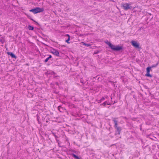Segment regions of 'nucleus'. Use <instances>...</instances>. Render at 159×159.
<instances>
[{"label":"nucleus","instance_id":"obj_1","mask_svg":"<svg viewBox=\"0 0 159 159\" xmlns=\"http://www.w3.org/2000/svg\"><path fill=\"white\" fill-rule=\"evenodd\" d=\"M107 44L113 51H119L122 49V46L118 45L115 46L109 42H108L107 43Z\"/></svg>","mask_w":159,"mask_h":159},{"label":"nucleus","instance_id":"obj_2","mask_svg":"<svg viewBox=\"0 0 159 159\" xmlns=\"http://www.w3.org/2000/svg\"><path fill=\"white\" fill-rule=\"evenodd\" d=\"M43 8L38 7L30 10V11L32 12L34 14H36L38 13L43 12Z\"/></svg>","mask_w":159,"mask_h":159},{"label":"nucleus","instance_id":"obj_3","mask_svg":"<svg viewBox=\"0 0 159 159\" xmlns=\"http://www.w3.org/2000/svg\"><path fill=\"white\" fill-rule=\"evenodd\" d=\"M123 9L125 10H128L129 9L131 8V6H130V5L127 3H125L123 4Z\"/></svg>","mask_w":159,"mask_h":159},{"label":"nucleus","instance_id":"obj_4","mask_svg":"<svg viewBox=\"0 0 159 159\" xmlns=\"http://www.w3.org/2000/svg\"><path fill=\"white\" fill-rule=\"evenodd\" d=\"M131 43L132 45L136 48H139V44L137 42L134 41H132L131 42Z\"/></svg>","mask_w":159,"mask_h":159},{"label":"nucleus","instance_id":"obj_5","mask_svg":"<svg viewBox=\"0 0 159 159\" xmlns=\"http://www.w3.org/2000/svg\"><path fill=\"white\" fill-rule=\"evenodd\" d=\"M51 53H52L53 54H54V55L56 56H58L59 55V53L58 52L54 49H53L51 51Z\"/></svg>","mask_w":159,"mask_h":159},{"label":"nucleus","instance_id":"obj_6","mask_svg":"<svg viewBox=\"0 0 159 159\" xmlns=\"http://www.w3.org/2000/svg\"><path fill=\"white\" fill-rule=\"evenodd\" d=\"M7 54L10 55L12 58H14L16 59V56H15L14 54H13L12 53L10 52H7Z\"/></svg>","mask_w":159,"mask_h":159},{"label":"nucleus","instance_id":"obj_7","mask_svg":"<svg viewBox=\"0 0 159 159\" xmlns=\"http://www.w3.org/2000/svg\"><path fill=\"white\" fill-rule=\"evenodd\" d=\"M117 118H113V121L114 122V124H115V125H114V127H115V128H116L117 127H118L117 126V121L116 120V119Z\"/></svg>","mask_w":159,"mask_h":159},{"label":"nucleus","instance_id":"obj_8","mask_svg":"<svg viewBox=\"0 0 159 159\" xmlns=\"http://www.w3.org/2000/svg\"><path fill=\"white\" fill-rule=\"evenodd\" d=\"M71 155L72 156L75 158V159H82L81 157H79L74 154L72 153Z\"/></svg>","mask_w":159,"mask_h":159},{"label":"nucleus","instance_id":"obj_9","mask_svg":"<svg viewBox=\"0 0 159 159\" xmlns=\"http://www.w3.org/2000/svg\"><path fill=\"white\" fill-rule=\"evenodd\" d=\"M58 109L60 112H62L64 110L63 108L61 106L58 107Z\"/></svg>","mask_w":159,"mask_h":159},{"label":"nucleus","instance_id":"obj_10","mask_svg":"<svg viewBox=\"0 0 159 159\" xmlns=\"http://www.w3.org/2000/svg\"><path fill=\"white\" fill-rule=\"evenodd\" d=\"M116 129H117V132H118V134H120V132L121 130V128L120 127H117L116 128Z\"/></svg>","mask_w":159,"mask_h":159},{"label":"nucleus","instance_id":"obj_11","mask_svg":"<svg viewBox=\"0 0 159 159\" xmlns=\"http://www.w3.org/2000/svg\"><path fill=\"white\" fill-rule=\"evenodd\" d=\"M66 35L68 37V38L66 40V42L68 43H69L70 42L69 41L70 40V36L68 34H67Z\"/></svg>","mask_w":159,"mask_h":159},{"label":"nucleus","instance_id":"obj_12","mask_svg":"<svg viewBox=\"0 0 159 159\" xmlns=\"http://www.w3.org/2000/svg\"><path fill=\"white\" fill-rule=\"evenodd\" d=\"M158 63H159L158 62H157V64H154V65H152V66H150V67L151 68H153V67H155L157 66L158 64Z\"/></svg>","mask_w":159,"mask_h":159},{"label":"nucleus","instance_id":"obj_13","mask_svg":"<svg viewBox=\"0 0 159 159\" xmlns=\"http://www.w3.org/2000/svg\"><path fill=\"white\" fill-rule=\"evenodd\" d=\"M151 69V68L150 67H148L147 68L146 70L147 73H149L150 71V70Z\"/></svg>","mask_w":159,"mask_h":159},{"label":"nucleus","instance_id":"obj_14","mask_svg":"<svg viewBox=\"0 0 159 159\" xmlns=\"http://www.w3.org/2000/svg\"><path fill=\"white\" fill-rule=\"evenodd\" d=\"M28 29L30 30H33L34 29V27L31 26L29 25L28 26Z\"/></svg>","mask_w":159,"mask_h":159},{"label":"nucleus","instance_id":"obj_15","mask_svg":"<svg viewBox=\"0 0 159 159\" xmlns=\"http://www.w3.org/2000/svg\"><path fill=\"white\" fill-rule=\"evenodd\" d=\"M145 76L147 77H151L152 76L149 73H147L145 75Z\"/></svg>","mask_w":159,"mask_h":159},{"label":"nucleus","instance_id":"obj_16","mask_svg":"<svg viewBox=\"0 0 159 159\" xmlns=\"http://www.w3.org/2000/svg\"><path fill=\"white\" fill-rule=\"evenodd\" d=\"M107 104V105H110V103H107V101H105V102H103V104H102V105H103L104 106H105V105Z\"/></svg>","mask_w":159,"mask_h":159},{"label":"nucleus","instance_id":"obj_17","mask_svg":"<svg viewBox=\"0 0 159 159\" xmlns=\"http://www.w3.org/2000/svg\"><path fill=\"white\" fill-rule=\"evenodd\" d=\"M83 43V45L85 46H86L87 47L90 46V44H86L82 42Z\"/></svg>","mask_w":159,"mask_h":159},{"label":"nucleus","instance_id":"obj_18","mask_svg":"<svg viewBox=\"0 0 159 159\" xmlns=\"http://www.w3.org/2000/svg\"><path fill=\"white\" fill-rule=\"evenodd\" d=\"M52 134L54 136L56 139L58 138V137L54 133H52ZM57 140V139H56Z\"/></svg>","mask_w":159,"mask_h":159},{"label":"nucleus","instance_id":"obj_19","mask_svg":"<svg viewBox=\"0 0 159 159\" xmlns=\"http://www.w3.org/2000/svg\"><path fill=\"white\" fill-rule=\"evenodd\" d=\"M49 59L48 57H47V58H46V59H45V61H44V62H47L48 61V60H49Z\"/></svg>","mask_w":159,"mask_h":159},{"label":"nucleus","instance_id":"obj_20","mask_svg":"<svg viewBox=\"0 0 159 159\" xmlns=\"http://www.w3.org/2000/svg\"><path fill=\"white\" fill-rule=\"evenodd\" d=\"M105 99V98L104 97H102L101 99V101L100 102H101L102 101H104Z\"/></svg>","mask_w":159,"mask_h":159},{"label":"nucleus","instance_id":"obj_21","mask_svg":"<svg viewBox=\"0 0 159 159\" xmlns=\"http://www.w3.org/2000/svg\"><path fill=\"white\" fill-rule=\"evenodd\" d=\"M48 58L49 59L50 58H52V56L51 55H50Z\"/></svg>","mask_w":159,"mask_h":159},{"label":"nucleus","instance_id":"obj_22","mask_svg":"<svg viewBox=\"0 0 159 159\" xmlns=\"http://www.w3.org/2000/svg\"><path fill=\"white\" fill-rule=\"evenodd\" d=\"M101 99L100 100H98V103H100Z\"/></svg>","mask_w":159,"mask_h":159},{"label":"nucleus","instance_id":"obj_23","mask_svg":"<svg viewBox=\"0 0 159 159\" xmlns=\"http://www.w3.org/2000/svg\"><path fill=\"white\" fill-rule=\"evenodd\" d=\"M2 40L1 39H0V42H1Z\"/></svg>","mask_w":159,"mask_h":159}]
</instances>
